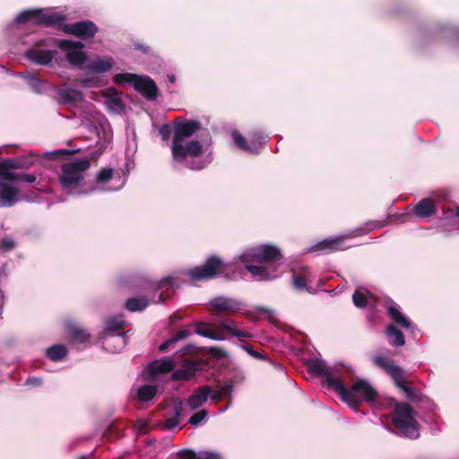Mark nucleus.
<instances>
[{
	"label": "nucleus",
	"mask_w": 459,
	"mask_h": 459,
	"mask_svg": "<svg viewBox=\"0 0 459 459\" xmlns=\"http://www.w3.org/2000/svg\"><path fill=\"white\" fill-rule=\"evenodd\" d=\"M201 128V124L196 120L178 117L174 124L172 141L173 160L180 165L191 169H202L212 162L211 154L202 158L204 154L203 145L197 140H190Z\"/></svg>",
	"instance_id": "obj_1"
},
{
	"label": "nucleus",
	"mask_w": 459,
	"mask_h": 459,
	"mask_svg": "<svg viewBox=\"0 0 459 459\" xmlns=\"http://www.w3.org/2000/svg\"><path fill=\"white\" fill-rule=\"evenodd\" d=\"M350 373V369L346 368L334 391L339 394L341 399L351 407H357L361 401L373 402L377 397V392L365 379H358L351 388H347L344 385V378Z\"/></svg>",
	"instance_id": "obj_2"
},
{
	"label": "nucleus",
	"mask_w": 459,
	"mask_h": 459,
	"mask_svg": "<svg viewBox=\"0 0 459 459\" xmlns=\"http://www.w3.org/2000/svg\"><path fill=\"white\" fill-rule=\"evenodd\" d=\"M92 160L88 155V157L77 158L73 161L64 163L58 174L62 189L68 194H73L84 179Z\"/></svg>",
	"instance_id": "obj_3"
},
{
	"label": "nucleus",
	"mask_w": 459,
	"mask_h": 459,
	"mask_svg": "<svg viewBox=\"0 0 459 459\" xmlns=\"http://www.w3.org/2000/svg\"><path fill=\"white\" fill-rule=\"evenodd\" d=\"M417 413L411 405L396 403L392 421L401 436L415 439L420 437L419 425L415 419Z\"/></svg>",
	"instance_id": "obj_4"
},
{
	"label": "nucleus",
	"mask_w": 459,
	"mask_h": 459,
	"mask_svg": "<svg viewBox=\"0 0 459 459\" xmlns=\"http://www.w3.org/2000/svg\"><path fill=\"white\" fill-rule=\"evenodd\" d=\"M221 330H225L229 333L236 337L251 338L252 334L248 332L238 329L237 323L230 319L219 320L217 324L212 325L210 327L204 323H197L195 325V333L203 337L215 340L223 341L226 335Z\"/></svg>",
	"instance_id": "obj_5"
},
{
	"label": "nucleus",
	"mask_w": 459,
	"mask_h": 459,
	"mask_svg": "<svg viewBox=\"0 0 459 459\" xmlns=\"http://www.w3.org/2000/svg\"><path fill=\"white\" fill-rule=\"evenodd\" d=\"M373 362L392 377L396 386L405 394L408 400L414 403L422 400L423 395L420 393L406 385L403 370L401 367L394 365L392 360L384 356H375Z\"/></svg>",
	"instance_id": "obj_6"
},
{
	"label": "nucleus",
	"mask_w": 459,
	"mask_h": 459,
	"mask_svg": "<svg viewBox=\"0 0 459 459\" xmlns=\"http://www.w3.org/2000/svg\"><path fill=\"white\" fill-rule=\"evenodd\" d=\"M282 257L281 250L273 245H261L251 247L235 258V263L276 262Z\"/></svg>",
	"instance_id": "obj_7"
},
{
	"label": "nucleus",
	"mask_w": 459,
	"mask_h": 459,
	"mask_svg": "<svg viewBox=\"0 0 459 459\" xmlns=\"http://www.w3.org/2000/svg\"><path fill=\"white\" fill-rule=\"evenodd\" d=\"M308 371L318 377H325V382L332 389H335L346 368L329 367L321 359H313L307 361Z\"/></svg>",
	"instance_id": "obj_8"
},
{
	"label": "nucleus",
	"mask_w": 459,
	"mask_h": 459,
	"mask_svg": "<svg viewBox=\"0 0 459 459\" xmlns=\"http://www.w3.org/2000/svg\"><path fill=\"white\" fill-rule=\"evenodd\" d=\"M65 20L62 14L44 9H29L20 13L14 22L17 23L30 22L36 25H55Z\"/></svg>",
	"instance_id": "obj_9"
},
{
	"label": "nucleus",
	"mask_w": 459,
	"mask_h": 459,
	"mask_svg": "<svg viewBox=\"0 0 459 459\" xmlns=\"http://www.w3.org/2000/svg\"><path fill=\"white\" fill-rule=\"evenodd\" d=\"M222 260L217 256H211L207 259L204 264L188 270L186 274L193 281H201L212 278L218 273H221L222 272Z\"/></svg>",
	"instance_id": "obj_10"
},
{
	"label": "nucleus",
	"mask_w": 459,
	"mask_h": 459,
	"mask_svg": "<svg viewBox=\"0 0 459 459\" xmlns=\"http://www.w3.org/2000/svg\"><path fill=\"white\" fill-rule=\"evenodd\" d=\"M57 46L66 53V58L71 65L80 68H84L87 62V56L82 51V43L60 39L57 41Z\"/></svg>",
	"instance_id": "obj_11"
},
{
	"label": "nucleus",
	"mask_w": 459,
	"mask_h": 459,
	"mask_svg": "<svg viewBox=\"0 0 459 459\" xmlns=\"http://www.w3.org/2000/svg\"><path fill=\"white\" fill-rule=\"evenodd\" d=\"M232 138L235 144L241 150L257 153L260 148L266 143L268 137L261 133L255 132L249 136L248 141L238 131L232 132Z\"/></svg>",
	"instance_id": "obj_12"
},
{
	"label": "nucleus",
	"mask_w": 459,
	"mask_h": 459,
	"mask_svg": "<svg viewBox=\"0 0 459 459\" xmlns=\"http://www.w3.org/2000/svg\"><path fill=\"white\" fill-rule=\"evenodd\" d=\"M96 134L99 138L97 142V149L89 153L91 160H95L101 156L113 139L111 126L106 120L100 121L96 128Z\"/></svg>",
	"instance_id": "obj_13"
},
{
	"label": "nucleus",
	"mask_w": 459,
	"mask_h": 459,
	"mask_svg": "<svg viewBox=\"0 0 459 459\" xmlns=\"http://www.w3.org/2000/svg\"><path fill=\"white\" fill-rule=\"evenodd\" d=\"M10 164L7 166V172L10 175L5 176L4 182H13L17 181H25L28 183H33L36 181V176L32 174H24V173H16L14 172V169L18 168H30L33 165V160L30 162H23L22 159L20 160H12L8 159Z\"/></svg>",
	"instance_id": "obj_14"
},
{
	"label": "nucleus",
	"mask_w": 459,
	"mask_h": 459,
	"mask_svg": "<svg viewBox=\"0 0 459 459\" xmlns=\"http://www.w3.org/2000/svg\"><path fill=\"white\" fill-rule=\"evenodd\" d=\"M210 304L216 315L236 312L244 307L241 301L223 296L212 299Z\"/></svg>",
	"instance_id": "obj_15"
},
{
	"label": "nucleus",
	"mask_w": 459,
	"mask_h": 459,
	"mask_svg": "<svg viewBox=\"0 0 459 459\" xmlns=\"http://www.w3.org/2000/svg\"><path fill=\"white\" fill-rule=\"evenodd\" d=\"M98 30L97 26L91 21L79 22L65 25V32L82 38H92Z\"/></svg>",
	"instance_id": "obj_16"
},
{
	"label": "nucleus",
	"mask_w": 459,
	"mask_h": 459,
	"mask_svg": "<svg viewBox=\"0 0 459 459\" xmlns=\"http://www.w3.org/2000/svg\"><path fill=\"white\" fill-rule=\"evenodd\" d=\"M13 182H4L0 186V208L12 207L18 201L20 190L13 186Z\"/></svg>",
	"instance_id": "obj_17"
},
{
	"label": "nucleus",
	"mask_w": 459,
	"mask_h": 459,
	"mask_svg": "<svg viewBox=\"0 0 459 459\" xmlns=\"http://www.w3.org/2000/svg\"><path fill=\"white\" fill-rule=\"evenodd\" d=\"M114 60L111 56H96L87 60L84 68L91 71L93 74H104L110 71L113 67Z\"/></svg>",
	"instance_id": "obj_18"
},
{
	"label": "nucleus",
	"mask_w": 459,
	"mask_h": 459,
	"mask_svg": "<svg viewBox=\"0 0 459 459\" xmlns=\"http://www.w3.org/2000/svg\"><path fill=\"white\" fill-rule=\"evenodd\" d=\"M113 178V169L111 168H105L100 169L96 175L97 186L90 189V191L83 192V194H90L97 190L100 191H116L120 189L125 185V180H122L121 184L117 187L107 188L104 186L109 182Z\"/></svg>",
	"instance_id": "obj_19"
},
{
	"label": "nucleus",
	"mask_w": 459,
	"mask_h": 459,
	"mask_svg": "<svg viewBox=\"0 0 459 459\" xmlns=\"http://www.w3.org/2000/svg\"><path fill=\"white\" fill-rule=\"evenodd\" d=\"M133 87L147 99L153 100L157 97L156 84L147 76L138 75Z\"/></svg>",
	"instance_id": "obj_20"
},
{
	"label": "nucleus",
	"mask_w": 459,
	"mask_h": 459,
	"mask_svg": "<svg viewBox=\"0 0 459 459\" xmlns=\"http://www.w3.org/2000/svg\"><path fill=\"white\" fill-rule=\"evenodd\" d=\"M174 367V359L172 357H164L151 363L148 366L147 371L151 377H155L172 371Z\"/></svg>",
	"instance_id": "obj_21"
},
{
	"label": "nucleus",
	"mask_w": 459,
	"mask_h": 459,
	"mask_svg": "<svg viewBox=\"0 0 459 459\" xmlns=\"http://www.w3.org/2000/svg\"><path fill=\"white\" fill-rule=\"evenodd\" d=\"M211 395V387L209 385H203L196 388L187 400V405L193 411L202 407L209 399Z\"/></svg>",
	"instance_id": "obj_22"
},
{
	"label": "nucleus",
	"mask_w": 459,
	"mask_h": 459,
	"mask_svg": "<svg viewBox=\"0 0 459 459\" xmlns=\"http://www.w3.org/2000/svg\"><path fill=\"white\" fill-rule=\"evenodd\" d=\"M345 238L343 237H336L326 238L312 247L314 251L332 252L345 249Z\"/></svg>",
	"instance_id": "obj_23"
},
{
	"label": "nucleus",
	"mask_w": 459,
	"mask_h": 459,
	"mask_svg": "<svg viewBox=\"0 0 459 459\" xmlns=\"http://www.w3.org/2000/svg\"><path fill=\"white\" fill-rule=\"evenodd\" d=\"M56 55V51L41 50V49H30L26 53L28 59L37 65H48L52 62Z\"/></svg>",
	"instance_id": "obj_24"
},
{
	"label": "nucleus",
	"mask_w": 459,
	"mask_h": 459,
	"mask_svg": "<svg viewBox=\"0 0 459 459\" xmlns=\"http://www.w3.org/2000/svg\"><path fill=\"white\" fill-rule=\"evenodd\" d=\"M127 332L119 334H110L104 339L105 349L110 352H120L126 345Z\"/></svg>",
	"instance_id": "obj_25"
},
{
	"label": "nucleus",
	"mask_w": 459,
	"mask_h": 459,
	"mask_svg": "<svg viewBox=\"0 0 459 459\" xmlns=\"http://www.w3.org/2000/svg\"><path fill=\"white\" fill-rule=\"evenodd\" d=\"M197 369V363L186 360L181 368H178L173 372L172 378L174 380H188L195 375Z\"/></svg>",
	"instance_id": "obj_26"
},
{
	"label": "nucleus",
	"mask_w": 459,
	"mask_h": 459,
	"mask_svg": "<svg viewBox=\"0 0 459 459\" xmlns=\"http://www.w3.org/2000/svg\"><path fill=\"white\" fill-rule=\"evenodd\" d=\"M106 105L109 110L117 113L121 112L124 108L120 93H118L114 88H108L107 90Z\"/></svg>",
	"instance_id": "obj_27"
},
{
	"label": "nucleus",
	"mask_w": 459,
	"mask_h": 459,
	"mask_svg": "<svg viewBox=\"0 0 459 459\" xmlns=\"http://www.w3.org/2000/svg\"><path fill=\"white\" fill-rule=\"evenodd\" d=\"M387 311L389 316L399 325L403 328H410L411 324L410 320L399 310L398 306L391 301L388 304Z\"/></svg>",
	"instance_id": "obj_28"
},
{
	"label": "nucleus",
	"mask_w": 459,
	"mask_h": 459,
	"mask_svg": "<svg viewBox=\"0 0 459 459\" xmlns=\"http://www.w3.org/2000/svg\"><path fill=\"white\" fill-rule=\"evenodd\" d=\"M435 212V202L429 198L422 199L414 208V213L420 218H428Z\"/></svg>",
	"instance_id": "obj_29"
},
{
	"label": "nucleus",
	"mask_w": 459,
	"mask_h": 459,
	"mask_svg": "<svg viewBox=\"0 0 459 459\" xmlns=\"http://www.w3.org/2000/svg\"><path fill=\"white\" fill-rule=\"evenodd\" d=\"M245 267L255 279L260 281L272 280L276 277V275L269 272L268 268L265 266L246 264Z\"/></svg>",
	"instance_id": "obj_30"
},
{
	"label": "nucleus",
	"mask_w": 459,
	"mask_h": 459,
	"mask_svg": "<svg viewBox=\"0 0 459 459\" xmlns=\"http://www.w3.org/2000/svg\"><path fill=\"white\" fill-rule=\"evenodd\" d=\"M174 284L175 279L172 276H169L162 279L158 285V288L160 290H161V292L160 293L158 299H153V302L160 303L165 300L167 298H169L170 296V292L167 291H169V290L174 286Z\"/></svg>",
	"instance_id": "obj_31"
},
{
	"label": "nucleus",
	"mask_w": 459,
	"mask_h": 459,
	"mask_svg": "<svg viewBox=\"0 0 459 459\" xmlns=\"http://www.w3.org/2000/svg\"><path fill=\"white\" fill-rule=\"evenodd\" d=\"M58 96L64 103L82 101L83 100L82 91L71 88L59 90Z\"/></svg>",
	"instance_id": "obj_32"
},
{
	"label": "nucleus",
	"mask_w": 459,
	"mask_h": 459,
	"mask_svg": "<svg viewBox=\"0 0 459 459\" xmlns=\"http://www.w3.org/2000/svg\"><path fill=\"white\" fill-rule=\"evenodd\" d=\"M388 342L394 346H403L405 343L403 333L398 330L394 325H389L385 331Z\"/></svg>",
	"instance_id": "obj_33"
},
{
	"label": "nucleus",
	"mask_w": 459,
	"mask_h": 459,
	"mask_svg": "<svg viewBox=\"0 0 459 459\" xmlns=\"http://www.w3.org/2000/svg\"><path fill=\"white\" fill-rule=\"evenodd\" d=\"M126 323L121 317H112L107 320L105 333L108 335L115 334L117 331L126 327Z\"/></svg>",
	"instance_id": "obj_34"
},
{
	"label": "nucleus",
	"mask_w": 459,
	"mask_h": 459,
	"mask_svg": "<svg viewBox=\"0 0 459 459\" xmlns=\"http://www.w3.org/2000/svg\"><path fill=\"white\" fill-rule=\"evenodd\" d=\"M157 394V386L154 385H144L139 387L137 395L140 401L148 402Z\"/></svg>",
	"instance_id": "obj_35"
},
{
	"label": "nucleus",
	"mask_w": 459,
	"mask_h": 459,
	"mask_svg": "<svg viewBox=\"0 0 459 459\" xmlns=\"http://www.w3.org/2000/svg\"><path fill=\"white\" fill-rule=\"evenodd\" d=\"M369 291L367 289L359 288L352 295V301L358 307H365L368 305Z\"/></svg>",
	"instance_id": "obj_36"
},
{
	"label": "nucleus",
	"mask_w": 459,
	"mask_h": 459,
	"mask_svg": "<svg viewBox=\"0 0 459 459\" xmlns=\"http://www.w3.org/2000/svg\"><path fill=\"white\" fill-rule=\"evenodd\" d=\"M148 304V300L144 298H132L127 299L126 307L131 312H136L143 310Z\"/></svg>",
	"instance_id": "obj_37"
},
{
	"label": "nucleus",
	"mask_w": 459,
	"mask_h": 459,
	"mask_svg": "<svg viewBox=\"0 0 459 459\" xmlns=\"http://www.w3.org/2000/svg\"><path fill=\"white\" fill-rule=\"evenodd\" d=\"M137 74L130 73L117 74L113 76V82L117 85L129 84L134 86V82L137 79Z\"/></svg>",
	"instance_id": "obj_38"
},
{
	"label": "nucleus",
	"mask_w": 459,
	"mask_h": 459,
	"mask_svg": "<svg viewBox=\"0 0 459 459\" xmlns=\"http://www.w3.org/2000/svg\"><path fill=\"white\" fill-rule=\"evenodd\" d=\"M67 354V350L64 345H54L47 350L48 357L52 360H60Z\"/></svg>",
	"instance_id": "obj_39"
},
{
	"label": "nucleus",
	"mask_w": 459,
	"mask_h": 459,
	"mask_svg": "<svg viewBox=\"0 0 459 459\" xmlns=\"http://www.w3.org/2000/svg\"><path fill=\"white\" fill-rule=\"evenodd\" d=\"M70 333L72 341L74 342L82 343L88 341L90 338V334L86 331L76 325L70 327Z\"/></svg>",
	"instance_id": "obj_40"
},
{
	"label": "nucleus",
	"mask_w": 459,
	"mask_h": 459,
	"mask_svg": "<svg viewBox=\"0 0 459 459\" xmlns=\"http://www.w3.org/2000/svg\"><path fill=\"white\" fill-rule=\"evenodd\" d=\"M207 415V410H201L191 416L189 419V423L193 426H198L206 419Z\"/></svg>",
	"instance_id": "obj_41"
},
{
	"label": "nucleus",
	"mask_w": 459,
	"mask_h": 459,
	"mask_svg": "<svg viewBox=\"0 0 459 459\" xmlns=\"http://www.w3.org/2000/svg\"><path fill=\"white\" fill-rule=\"evenodd\" d=\"M293 286L299 290H309L307 286V278L303 275L293 274Z\"/></svg>",
	"instance_id": "obj_42"
},
{
	"label": "nucleus",
	"mask_w": 459,
	"mask_h": 459,
	"mask_svg": "<svg viewBox=\"0 0 459 459\" xmlns=\"http://www.w3.org/2000/svg\"><path fill=\"white\" fill-rule=\"evenodd\" d=\"M78 82L83 87H94L98 85L99 80L94 76H88L82 79H77Z\"/></svg>",
	"instance_id": "obj_43"
},
{
	"label": "nucleus",
	"mask_w": 459,
	"mask_h": 459,
	"mask_svg": "<svg viewBox=\"0 0 459 459\" xmlns=\"http://www.w3.org/2000/svg\"><path fill=\"white\" fill-rule=\"evenodd\" d=\"M28 84L33 91L37 93L40 92L41 82L35 76L31 75L28 77Z\"/></svg>",
	"instance_id": "obj_44"
},
{
	"label": "nucleus",
	"mask_w": 459,
	"mask_h": 459,
	"mask_svg": "<svg viewBox=\"0 0 459 459\" xmlns=\"http://www.w3.org/2000/svg\"><path fill=\"white\" fill-rule=\"evenodd\" d=\"M15 247V242L11 238H5L0 242V248L4 251H9Z\"/></svg>",
	"instance_id": "obj_45"
},
{
	"label": "nucleus",
	"mask_w": 459,
	"mask_h": 459,
	"mask_svg": "<svg viewBox=\"0 0 459 459\" xmlns=\"http://www.w3.org/2000/svg\"><path fill=\"white\" fill-rule=\"evenodd\" d=\"M8 164H10L8 160H5L0 162V186H2L4 183L5 176L10 175L7 172Z\"/></svg>",
	"instance_id": "obj_46"
},
{
	"label": "nucleus",
	"mask_w": 459,
	"mask_h": 459,
	"mask_svg": "<svg viewBox=\"0 0 459 459\" xmlns=\"http://www.w3.org/2000/svg\"><path fill=\"white\" fill-rule=\"evenodd\" d=\"M180 415V412L178 411H177L176 414L174 417L167 420L166 421V428L167 429H173V428H176L177 426L179 425V420H178V417Z\"/></svg>",
	"instance_id": "obj_47"
},
{
	"label": "nucleus",
	"mask_w": 459,
	"mask_h": 459,
	"mask_svg": "<svg viewBox=\"0 0 459 459\" xmlns=\"http://www.w3.org/2000/svg\"><path fill=\"white\" fill-rule=\"evenodd\" d=\"M189 336V332L186 330L178 332L172 338L169 339V342H177L178 341L186 339Z\"/></svg>",
	"instance_id": "obj_48"
},
{
	"label": "nucleus",
	"mask_w": 459,
	"mask_h": 459,
	"mask_svg": "<svg viewBox=\"0 0 459 459\" xmlns=\"http://www.w3.org/2000/svg\"><path fill=\"white\" fill-rule=\"evenodd\" d=\"M178 459H195V455L191 450H182L178 454Z\"/></svg>",
	"instance_id": "obj_49"
},
{
	"label": "nucleus",
	"mask_w": 459,
	"mask_h": 459,
	"mask_svg": "<svg viewBox=\"0 0 459 459\" xmlns=\"http://www.w3.org/2000/svg\"><path fill=\"white\" fill-rule=\"evenodd\" d=\"M41 383H42L41 379L39 377H30L26 380V385H30V386H39L41 385Z\"/></svg>",
	"instance_id": "obj_50"
},
{
	"label": "nucleus",
	"mask_w": 459,
	"mask_h": 459,
	"mask_svg": "<svg viewBox=\"0 0 459 459\" xmlns=\"http://www.w3.org/2000/svg\"><path fill=\"white\" fill-rule=\"evenodd\" d=\"M20 159H22L23 162H30V160H33V163H34L36 160V156L34 153L30 152V153H29L28 156L19 157L16 160H20Z\"/></svg>",
	"instance_id": "obj_51"
},
{
	"label": "nucleus",
	"mask_w": 459,
	"mask_h": 459,
	"mask_svg": "<svg viewBox=\"0 0 459 459\" xmlns=\"http://www.w3.org/2000/svg\"><path fill=\"white\" fill-rule=\"evenodd\" d=\"M218 391L221 392L222 397H225L230 394L231 387L230 385H224V386H221Z\"/></svg>",
	"instance_id": "obj_52"
},
{
	"label": "nucleus",
	"mask_w": 459,
	"mask_h": 459,
	"mask_svg": "<svg viewBox=\"0 0 459 459\" xmlns=\"http://www.w3.org/2000/svg\"><path fill=\"white\" fill-rule=\"evenodd\" d=\"M211 398V400L212 401H219L220 399L222 398L221 396V392H219V391H216V392H213L211 390V395L209 396Z\"/></svg>",
	"instance_id": "obj_53"
},
{
	"label": "nucleus",
	"mask_w": 459,
	"mask_h": 459,
	"mask_svg": "<svg viewBox=\"0 0 459 459\" xmlns=\"http://www.w3.org/2000/svg\"><path fill=\"white\" fill-rule=\"evenodd\" d=\"M459 220V207L457 208V211H456V213H455V216L447 220L446 221L451 224V225H456L457 224V221Z\"/></svg>",
	"instance_id": "obj_54"
},
{
	"label": "nucleus",
	"mask_w": 459,
	"mask_h": 459,
	"mask_svg": "<svg viewBox=\"0 0 459 459\" xmlns=\"http://www.w3.org/2000/svg\"><path fill=\"white\" fill-rule=\"evenodd\" d=\"M173 342H169V340H167L165 342L160 345V351H165L168 347L172 344Z\"/></svg>",
	"instance_id": "obj_55"
},
{
	"label": "nucleus",
	"mask_w": 459,
	"mask_h": 459,
	"mask_svg": "<svg viewBox=\"0 0 459 459\" xmlns=\"http://www.w3.org/2000/svg\"><path fill=\"white\" fill-rule=\"evenodd\" d=\"M204 459H221L220 456L213 453L205 454Z\"/></svg>",
	"instance_id": "obj_56"
},
{
	"label": "nucleus",
	"mask_w": 459,
	"mask_h": 459,
	"mask_svg": "<svg viewBox=\"0 0 459 459\" xmlns=\"http://www.w3.org/2000/svg\"><path fill=\"white\" fill-rule=\"evenodd\" d=\"M246 350H247V351H248V352H249L253 357L257 358V359H261V358H262V355H261L259 352H257V351H251V350H249V349H247V348H246Z\"/></svg>",
	"instance_id": "obj_57"
},
{
	"label": "nucleus",
	"mask_w": 459,
	"mask_h": 459,
	"mask_svg": "<svg viewBox=\"0 0 459 459\" xmlns=\"http://www.w3.org/2000/svg\"><path fill=\"white\" fill-rule=\"evenodd\" d=\"M168 79L170 82H176V76L171 74V75H168Z\"/></svg>",
	"instance_id": "obj_58"
},
{
	"label": "nucleus",
	"mask_w": 459,
	"mask_h": 459,
	"mask_svg": "<svg viewBox=\"0 0 459 459\" xmlns=\"http://www.w3.org/2000/svg\"><path fill=\"white\" fill-rule=\"evenodd\" d=\"M77 151H73V152H70V153H75ZM58 152H69V151H65V150H60L58 151Z\"/></svg>",
	"instance_id": "obj_59"
},
{
	"label": "nucleus",
	"mask_w": 459,
	"mask_h": 459,
	"mask_svg": "<svg viewBox=\"0 0 459 459\" xmlns=\"http://www.w3.org/2000/svg\"><path fill=\"white\" fill-rule=\"evenodd\" d=\"M0 299H2L3 300L4 299V292L2 290H0Z\"/></svg>",
	"instance_id": "obj_60"
},
{
	"label": "nucleus",
	"mask_w": 459,
	"mask_h": 459,
	"mask_svg": "<svg viewBox=\"0 0 459 459\" xmlns=\"http://www.w3.org/2000/svg\"><path fill=\"white\" fill-rule=\"evenodd\" d=\"M89 458H90L89 455H83V456L80 457L79 459H89Z\"/></svg>",
	"instance_id": "obj_61"
},
{
	"label": "nucleus",
	"mask_w": 459,
	"mask_h": 459,
	"mask_svg": "<svg viewBox=\"0 0 459 459\" xmlns=\"http://www.w3.org/2000/svg\"><path fill=\"white\" fill-rule=\"evenodd\" d=\"M380 226H381V224H380V223H378V222H377V223H376V227H380Z\"/></svg>",
	"instance_id": "obj_62"
}]
</instances>
